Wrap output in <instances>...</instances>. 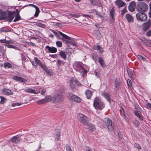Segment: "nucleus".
Wrapping results in <instances>:
<instances>
[{
    "label": "nucleus",
    "instance_id": "f257e3e1",
    "mask_svg": "<svg viewBox=\"0 0 151 151\" xmlns=\"http://www.w3.org/2000/svg\"><path fill=\"white\" fill-rule=\"evenodd\" d=\"M63 98L61 93L59 92H57L54 95L52 98L49 96H47L43 99L37 101V103L39 104L45 103L49 102L51 99H53L55 102H58L60 101Z\"/></svg>",
    "mask_w": 151,
    "mask_h": 151
},
{
    "label": "nucleus",
    "instance_id": "f03ea898",
    "mask_svg": "<svg viewBox=\"0 0 151 151\" xmlns=\"http://www.w3.org/2000/svg\"><path fill=\"white\" fill-rule=\"evenodd\" d=\"M93 105L96 109L100 110L105 107V105L101 99L98 97L96 98L94 100Z\"/></svg>",
    "mask_w": 151,
    "mask_h": 151
},
{
    "label": "nucleus",
    "instance_id": "7ed1b4c3",
    "mask_svg": "<svg viewBox=\"0 0 151 151\" xmlns=\"http://www.w3.org/2000/svg\"><path fill=\"white\" fill-rule=\"evenodd\" d=\"M73 67L75 70L81 73L83 75H85L87 72L86 70L82 67L81 64L78 62H75Z\"/></svg>",
    "mask_w": 151,
    "mask_h": 151
},
{
    "label": "nucleus",
    "instance_id": "20e7f679",
    "mask_svg": "<svg viewBox=\"0 0 151 151\" xmlns=\"http://www.w3.org/2000/svg\"><path fill=\"white\" fill-rule=\"evenodd\" d=\"M34 61H31V63L32 65L34 66H36L37 65H38L39 66L42 68L46 72H47V68L46 67V65L45 64H42V63L41 62L40 60H39L37 58L35 57L34 58Z\"/></svg>",
    "mask_w": 151,
    "mask_h": 151
},
{
    "label": "nucleus",
    "instance_id": "39448f33",
    "mask_svg": "<svg viewBox=\"0 0 151 151\" xmlns=\"http://www.w3.org/2000/svg\"><path fill=\"white\" fill-rule=\"evenodd\" d=\"M51 31L58 37H60V35L62 37L60 38L65 41L67 43H68L69 41L66 40H70V37L60 32H57L52 29L51 30Z\"/></svg>",
    "mask_w": 151,
    "mask_h": 151
},
{
    "label": "nucleus",
    "instance_id": "423d86ee",
    "mask_svg": "<svg viewBox=\"0 0 151 151\" xmlns=\"http://www.w3.org/2000/svg\"><path fill=\"white\" fill-rule=\"evenodd\" d=\"M147 5L145 2H142L138 4L137 8L138 11L140 12H145L147 9Z\"/></svg>",
    "mask_w": 151,
    "mask_h": 151
},
{
    "label": "nucleus",
    "instance_id": "0eeeda50",
    "mask_svg": "<svg viewBox=\"0 0 151 151\" xmlns=\"http://www.w3.org/2000/svg\"><path fill=\"white\" fill-rule=\"evenodd\" d=\"M104 121L108 129L111 132L114 131V127L111 120L109 118H106L104 119Z\"/></svg>",
    "mask_w": 151,
    "mask_h": 151
},
{
    "label": "nucleus",
    "instance_id": "6e6552de",
    "mask_svg": "<svg viewBox=\"0 0 151 151\" xmlns=\"http://www.w3.org/2000/svg\"><path fill=\"white\" fill-rule=\"evenodd\" d=\"M79 120L80 122L85 125H87L88 122V117L81 114L79 115Z\"/></svg>",
    "mask_w": 151,
    "mask_h": 151
},
{
    "label": "nucleus",
    "instance_id": "1a4fd4ad",
    "mask_svg": "<svg viewBox=\"0 0 151 151\" xmlns=\"http://www.w3.org/2000/svg\"><path fill=\"white\" fill-rule=\"evenodd\" d=\"M136 17L137 20H141L142 21H145L147 18V15L145 13L139 12L136 14Z\"/></svg>",
    "mask_w": 151,
    "mask_h": 151
},
{
    "label": "nucleus",
    "instance_id": "9d476101",
    "mask_svg": "<svg viewBox=\"0 0 151 151\" xmlns=\"http://www.w3.org/2000/svg\"><path fill=\"white\" fill-rule=\"evenodd\" d=\"M35 140V138L34 136L31 134H28L27 135L26 138H24V141L27 143H32Z\"/></svg>",
    "mask_w": 151,
    "mask_h": 151
},
{
    "label": "nucleus",
    "instance_id": "9b49d317",
    "mask_svg": "<svg viewBox=\"0 0 151 151\" xmlns=\"http://www.w3.org/2000/svg\"><path fill=\"white\" fill-rule=\"evenodd\" d=\"M70 99L71 101H74L79 103L81 102V99L79 97L76 95H73L71 93L70 94Z\"/></svg>",
    "mask_w": 151,
    "mask_h": 151
},
{
    "label": "nucleus",
    "instance_id": "f8f14e48",
    "mask_svg": "<svg viewBox=\"0 0 151 151\" xmlns=\"http://www.w3.org/2000/svg\"><path fill=\"white\" fill-rule=\"evenodd\" d=\"M15 15V12H10L8 14H6L5 19L11 22L14 18Z\"/></svg>",
    "mask_w": 151,
    "mask_h": 151
},
{
    "label": "nucleus",
    "instance_id": "ddd939ff",
    "mask_svg": "<svg viewBox=\"0 0 151 151\" xmlns=\"http://www.w3.org/2000/svg\"><path fill=\"white\" fill-rule=\"evenodd\" d=\"M136 3L134 1H132L130 3L128 8L129 10L131 12L134 11L136 7Z\"/></svg>",
    "mask_w": 151,
    "mask_h": 151
},
{
    "label": "nucleus",
    "instance_id": "4468645a",
    "mask_svg": "<svg viewBox=\"0 0 151 151\" xmlns=\"http://www.w3.org/2000/svg\"><path fill=\"white\" fill-rule=\"evenodd\" d=\"M12 79L16 81H20L22 82L25 83L27 81V80L22 77L18 76H14L12 77Z\"/></svg>",
    "mask_w": 151,
    "mask_h": 151
},
{
    "label": "nucleus",
    "instance_id": "2eb2a0df",
    "mask_svg": "<svg viewBox=\"0 0 151 151\" xmlns=\"http://www.w3.org/2000/svg\"><path fill=\"white\" fill-rule=\"evenodd\" d=\"M151 25L150 21H148L143 25L142 29L145 31L147 30Z\"/></svg>",
    "mask_w": 151,
    "mask_h": 151
},
{
    "label": "nucleus",
    "instance_id": "dca6fc26",
    "mask_svg": "<svg viewBox=\"0 0 151 151\" xmlns=\"http://www.w3.org/2000/svg\"><path fill=\"white\" fill-rule=\"evenodd\" d=\"M115 4L116 6L119 7H121L124 6L126 4L121 0H116L115 1Z\"/></svg>",
    "mask_w": 151,
    "mask_h": 151
},
{
    "label": "nucleus",
    "instance_id": "f3484780",
    "mask_svg": "<svg viewBox=\"0 0 151 151\" xmlns=\"http://www.w3.org/2000/svg\"><path fill=\"white\" fill-rule=\"evenodd\" d=\"M102 95L106 99L107 101L109 103L111 101L110 95L106 92L101 93Z\"/></svg>",
    "mask_w": 151,
    "mask_h": 151
},
{
    "label": "nucleus",
    "instance_id": "a211bd4d",
    "mask_svg": "<svg viewBox=\"0 0 151 151\" xmlns=\"http://www.w3.org/2000/svg\"><path fill=\"white\" fill-rule=\"evenodd\" d=\"M93 49L96 50H99L101 53H102L104 52L103 48L99 45H94L93 46Z\"/></svg>",
    "mask_w": 151,
    "mask_h": 151
},
{
    "label": "nucleus",
    "instance_id": "6ab92c4d",
    "mask_svg": "<svg viewBox=\"0 0 151 151\" xmlns=\"http://www.w3.org/2000/svg\"><path fill=\"white\" fill-rule=\"evenodd\" d=\"M46 48L48 50L49 52L51 53H55L57 51V49L53 47H50L49 46H46Z\"/></svg>",
    "mask_w": 151,
    "mask_h": 151
},
{
    "label": "nucleus",
    "instance_id": "aec40b11",
    "mask_svg": "<svg viewBox=\"0 0 151 151\" xmlns=\"http://www.w3.org/2000/svg\"><path fill=\"white\" fill-rule=\"evenodd\" d=\"M125 18L128 22L131 23L133 21L134 17L132 16L129 14H127Z\"/></svg>",
    "mask_w": 151,
    "mask_h": 151
},
{
    "label": "nucleus",
    "instance_id": "412c9836",
    "mask_svg": "<svg viewBox=\"0 0 151 151\" xmlns=\"http://www.w3.org/2000/svg\"><path fill=\"white\" fill-rule=\"evenodd\" d=\"M20 140V138L17 136L13 137L11 139L12 142L15 144L18 143Z\"/></svg>",
    "mask_w": 151,
    "mask_h": 151
},
{
    "label": "nucleus",
    "instance_id": "4be33fe9",
    "mask_svg": "<svg viewBox=\"0 0 151 151\" xmlns=\"http://www.w3.org/2000/svg\"><path fill=\"white\" fill-rule=\"evenodd\" d=\"M3 93L8 95H12L13 94V93L11 90L8 89H4L3 91Z\"/></svg>",
    "mask_w": 151,
    "mask_h": 151
},
{
    "label": "nucleus",
    "instance_id": "5701e85b",
    "mask_svg": "<svg viewBox=\"0 0 151 151\" xmlns=\"http://www.w3.org/2000/svg\"><path fill=\"white\" fill-rule=\"evenodd\" d=\"M93 92L91 90H87L85 92L87 98L88 99H90L91 96Z\"/></svg>",
    "mask_w": 151,
    "mask_h": 151
},
{
    "label": "nucleus",
    "instance_id": "b1692460",
    "mask_svg": "<svg viewBox=\"0 0 151 151\" xmlns=\"http://www.w3.org/2000/svg\"><path fill=\"white\" fill-rule=\"evenodd\" d=\"M98 61L100 65L102 67H105L106 65L105 64V62L104 59L101 57H99L98 59Z\"/></svg>",
    "mask_w": 151,
    "mask_h": 151
},
{
    "label": "nucleus",
    "instance_id": "393cba45",
    "mask_svg": "<svg viewBox=\"0 0 151 151\" xmlns=\"http://www.w3.org/2000/svg\"><path fill=\"white\" fill-rule=\"evenodd\" d=\"M6 13L2 10H0V20L5 19Z\"/></svg>",
    "mask_w": 151,
    "mask_h": 151
},
{
    "label": "nucleus",
    "instance_id": "a878e982",
    "mask_svg": "<svg viewBox=\"0 0 151 151\" xmlns=\"http://www.w3.org/2000/svg\"><path fill=\"white\" fill-rule=\"evenodd\" d=\"M30 5L35 8L36 9V12L34 14V16L35 17H37L38 16L39 13L40 12L39 9L37 6H36L35 5L32 4H30Z\"/></svg>",
    "mask_w": 151,
    "mask_h": 151
},
{
    "label": "nucleus",
    "instance_id": "bb28decb",
    "mask_svg": "<svg viewBox=\"0 0 151 151\" xmlns=\"http://www.w3.org/2000/svg\"><path fill=\"white\" fill-rule=\"evenodd\" d=\"M24 91L26 93H31L36 94L37 93L34 90L30 88H28L27 89L24 90Z\"/></svg>",
    "mask_w": 151,
    "mask_h": 151
},
{
    "label": "nucleus",
    "instance_id": "cd10ccee",
    "mask_svg": "<svg viewBox=\"0 0 151 151\" xmlns=\"http://www.w3.org/2000/svg\"><path fill=\"white\" fill-rule=\"evenodd\" d=\"M59 54L61 57L64 59V60H65L67 59V57L65 52L63 51H60Z\"/></svg>",
    "mask_w": 151,
    "mask_h": 151
},
{
    "label": "nucleus",
    "instance_id": "c85d7f7f",
    "mask_svg": "<svg viewBox=\"0 0 151 151\" xmlns=\"http://www.w3.org/2000/svg\"><path fill=\"white\" fill-rule=\"evenodd\" d=\"M134 113L139 118L140 120H143V119L142 117L140 115L139 112L138 111L135 110L134 111Z\"/></svg>",
    "mask_w": 151,
    "mask_h": 151
},
{
    "label": "nucleus",
    "instance_id": "c756f323",
    "mask_svg": "<svg viewBox=\"0 0 151 151\" xmlns=\"http://www.w3.org/2000/svg\"><path fill=\"white\" fill-rule=\"evenodd\" d=\"M88 126V129L91 131H93L95 129V127L94 125L92 124H89L87 125Z\"/></svg>",
    "mask_w": 151,
    "mask_h": 151
},
{
    "label": "nucleus",
    "instance_id": "7c9ffc66",
    "mask_svg": "<svg viewBox=\"0 0 151 151\" xmlns=\"http://www.w3.org/2000/svg\"><path fill=\"white\" fill-rule=\"evenodd\" d=\"M15 17L14 20V22H15L20 19L21 17L19 15V13L18 12L16 14H15Z\"/></svg>",
    "mask_w": 151,
    "mask_h": 151
},
{
    "label": "nucleus",
    "instance_id": "2f4dec72",
    "mask_svg": "<svg viewBox=\"0 0 151 151\" xmlns=\"http://www.w3.org/2000/svg\"><path fill=\"white\" fill-rule=\"evenodd\" d=\"M55 137L57 141L59 139L60 137V131H58L56 133L55 135Z\"/></svg>",
    "mask_w": 151,
    "mask_h": 151
},
{
    "label": "nucleus",
    "instance_id": "473e14b6",
    "mask_svg": "<svg viewBox=\"0 0 151 151\" xmlns=\"http://www.w3.org/2000/svg\"><path fill=\"white\" fill-rule=\"evenodd\" d=\"M115 85L116 88H118L119 84V79L118 78H116L114 81Z\"/></svg>",
    "mask_w": 151,
    "mask_h": 151
},
{
    "label": "nucleus",
    "instance_id": "72a5a7b5",
    "mask_svg": "<svg viewBox=\"0 0 151 151\" xmlns=\"http://www.w3.org/2000/svg\"><path fill=\"white\" fill-rule=\"evenodd\" d=\"M115 12L113 8H112L110 10V15L111 16V18L112 19H114V16L115 14Z\"/></svg>",
    "mask_w": 151,
    "mask_h": 151
},
{
    "label": "nucleus",
    "instance_id": "f704fd0d",
    "mask_svg": "<svg viewBox=\"0 0 151 151\" xmlns=\"http://www.w3.org/2000/svg\"><path fill=\"white\" fill-rule=\"evenodd\" d=\"M12 65L9 63L8 62H5L4 63V67L5 68H10L12 67Z\"/></svg>",
    "mask_w": 151,
    "mask_h": 151
},
{
    "label": "nucleus",
    "instance_id": "c9c22d12",
    "mask_svg": "<svg viewBox=\"0 0 151 151\" xmlns=\"http://www.w3.org/2000/svg\"><path fill=\"white\" fill-rule=\"evenodd\" d=\"M65 62L61 60H58L57 61V64L58 65H64Z\"/></svg>",
    "mask_w": 151,
    "mask_h": 151
},
{
    "label": "nucleus",
    "instance_id": "e433bc0d",
    "mask_svg": "<svg viewBox=\"0 0 151 151\" xmlns=\"http://www.w3.org/2000/svg\"><path fill=\"white\" fill-rule=\"evenodd\" d=\"M0 98L1 99L0 103L1 104H3L6 100V99L2 96H0Z\"/></svg>",
    "mask_w": 151,
    "mask_h": 151
},
{
    "label": "nucleus",
    "instance_id": "4c0bfd02",
    "mask_svg": "<svg viewBox=\"0 0 151 151\" xmlns=\"http://www.w3.org/2000/svg\"><path fill=\"white\" fill-rule=\"evenodd\" d=\"M36 25L39 27H42V28H44L45 26V25L40 23L37 22L36 24Z\"/></svg>",
    "mask_w": 151,
    "mask_h": 151
},
{
    "label": "nucleus",
    "instance_id": "58836bf2",
    "mask_svg": "<svg viewBox=\"0 0 151 151\" xmlns=\"http://www.w3.org/2000/svg\"><path fill=\"white\" fill-rule=\"evenodd\" d=\"M72 81L73 83H75V84H76V85L77 86H81V84L79 83L78 81L77 80H72Z\"/></svg>",
    "mask_w": 151,
    "mask_h": 151
},
{
    "label": "nucleus",
    "instance_id": "ea45409f",
    "mask_svg": "<svg viewBox=\"0 0 151 151\" xmlns=\"http://www.w3.org/2000/svg\"><path fill=\"white\" fill-rule=\"evenodd\" d=\"M65 147L67 151H74L72 150L70 146L68 145H66Z\"/></svg>",
    "mask_w": 151,
    "mask_h": 151
},
{
    "label": "nucleus",
    "instance_id": "a19ab883",
    "mask_svg": "<svg viewBox=\"0 0 151 151\" xmlns=\"http://www.w3.org/2000/svg\"><path fill=\"white\" fill-rule=\"evenodd\" d=\"M91 56H92V58L94 60L96 61L97 60V57L96 55L93 54Z\"/></svg>",
    "mask_w": 151,
    "mask_h": 151
},
{
    "label": "nucleus",
    "instance_id": "79ce46f5",
    "mask_svg": "<svg viewBox=\"0 0 151 151\" xmlns=\"http://www.w3.org/2000/svg\"><path fill=\"white\" fill-rule=\"evenodd\" d=\"M57 46L59 47H61L62 46V43L60 41H57L56 42Z\"/></svg>",
    "mask_w": 151,
    "mask_h": 151
},
{
    "label": "nucleus",
    "instance_id": "37998d69",
    "mask_svg": "<svg viewBox=\"0 0 151 151\" xmlns=\"http://www.w3.org/2000/svg\"><path fill=\"white\" fill-rule=\"evenodd\" d=\"M134 145L135 147L136 148H137V149L139 150L141 149V148L140 146V145L139 144L137 143H135L134 144Z\"/></svg>",
    "mask_w": 151,
    "mask_h": 151
},
{
    "label": "nucleus",
    "instance_id": "c03bdc74",
    "mask_svg": "<svg viewBox=\"0 0 151 151\" xmlns=\"http://www.w3.org/2000/svg\"><path fill=\"white\" fill-rule=\"evenodd\" d=\"M127 83L128 85L129 86H132V81L128 79L127 81Z\"/></svg>",
    "mask_w": 151,
    "mask_h": 151
},
{
    "label": "nucleus",
    "instance_id": "a18cd8bd",
    "mask_svg": "<svg viewBox=\"0 0 151 151\" xmlns=\"http://www.w3.org/2000/svg\"><path fill=\"white\" fill-rule=\"evenodd\" d=\"M83 16L85 17H88L90 18H92L93 17V16L90 15L83 14Z\"/></svg>",
    "mask_w": 151,
    "mask_h": 151
},
{
    "label": "nucleus",
    "instance_id": "49530a36",
    "mask_svg": "<svg viewBox=\"0 0 151 151\" xmlns=\"http://www.w3.org/2000/svg\"><path fill=\"white\" fill-rule=\"evenodd\" d=\"M6 46L8 48H13L14 49H15L16 47L13 45H6Z\"/></svg>",
    "mask_w": 151,
    "mask_h": 151
},
{
    "label": "nucleus",
    "instance_id": "de8ad7c7",
    "mask_svg": "<svg viewBox=\"0 0 151 151\" xmlns=\"http://www.w3.org/2000/svg\"><path fill=\"white\" fill-rule=\"evenodd\" d=\"M146 35L148 37L151 36V29L148 31L146 33Z\"/></svg>",
    "mask_w": 151,
    "mask_h": 151
},
{
    "label": "nucleus",
    "instance_id": "09e8293b",
    "mask_svg": "<svg viewBox=\"0 0 151 151\" xmlns=\"http://www.w3.org/2000/svg\"><path fill=\"white\" fill-rule=\"evenodd\" d=\"M138 56H139V57H138L139 58V59H141V60H143V61H145L146 60V58H145L144 57L142 56L139 55H138Z\"/></svg>",
    "mask_w": 151,
    "mask_h": 151
},
{
    "label": "nucleus",
    "instance_id": "8fccbe9b",
    "mask_svg": "<svg viewBox=\"0 0 151 151\" xmlns=\"http://www.w3.org/2000/svg\"><path fill=\"white\" fill-rule=\"evenodd\" d=\"M134 123L136 124V125H134V126L136 127H138L139 124V122L138 121H136L135 122H134Z\"/></svg>",
    "mask_w": 151,
    "mask_h": 151
},
{
    "label": "nucleus",
    "instance_id": "3c124183",
    "mask_svg": "<svg viewBox=\"0 0 151 151\" xmlns=\"http://www.w3.org/2000/svg\"><path fill=\"white\" fill-rule=\"evenodd\" d=\"M70 16L76 18H78L79 17V16L77 14H70Z\"/></svg>",
    "mask_w": 151,
    "mask_h": 151
},
{
    "label": "nucleus",
    "instance_id": "603ef678",
    "mask_svg": "<svg viewBox=\"0 0 151 151\" xmlns=\"http://www.w3.org/2000/svg\"><path fill=\"white\" fill-rule=\"evenodd\" d=\"M121 14L122 15H123L124 13L126 12V8L121 10Z\"/></svg>",
    "mask_w": 151,
    "mask_h": 151
},
{
    "label": "nucleus",
    "instance_id": "864d4df0",
    "mask_svg": "<svg viewBox=\"0 0 151 151\" xmlns=\"http://www.w3.org/2000/svg\"><path fill=\"white\" fill-rule=\"evenodd\" d=\"M93 12H95L96 13V14L97 15L99 16L100 17H101V18L102 17L99 14V13H97V12H96V10L93 9Z\"/></svg>",
    "mask_w": 151,
    "mask_h": 151
},
{
    "label": "nucleus",
    "instance_id": "5fc2aeb1",
    "mask_svg": "<svg viewBox=\"0 0 151 151\" xmlns=\"http://www.w3.org/2000/svg\"><path fill=\"white\" fill-rule=\"evenodd\" d=\"M50 56L52 58H55L57 57V55L56 54L54 55H50Z\"/></svg>",
    "mask_w": 151,
    "mask_h": 151
},
{
    "label": "nucleus",
    "instance_id": "6e6d98bb",
    "mask_svg": "<svg viewBox=\"0 0 151 151\" xmlns=\"http://www.w3.org/2000/svg\"><path fill=\"white\" fill-rule=\"evenodd\" d=\"M46 92V90L45 89H43L41 93V94L42 95H44Z\"/></svg>",
    "mask_w": 151,
    "mask_h": 151
},
{
    "label": "nucleus",
    "instance_id": "4d7b16f0",
    "mask_svg": "<svg viewBox=\"0 0 151 151\" xmlns=\"http://www.w3.org/2000/svg\"><path fill=\"white\" fill-rule=\"evenodd\" d=\"M41 146L40 145L37 150L35 151H38L41 148Z\"/></svg>",
    "mask_w": 151,
    "mask_h": 151
},
{
    "label": "nucleus",
    "instance_id": "13d9d810",
    "mask_svg": "<svg viewBox=\"0 0 151 151\" xmlns=\"http://www.w3.org/2000/svg\"><path fill=\"white\" fill-rule=\"evenodd\" d=\"M5 40H6L5 39L1 40H0V42L1 43H4V42H5Z\"/></svg>",
    "mask_w": 151,
    "mask_h": 151
},
{
    "label": "nucleus",
    "instance_id": "bf43d9fd",
    "mask_svg": "<svg viewBox=\"0 0 151 151\" xmlns=\"http://www.w3.org/2000/svg\"><path fill=\"white\" fill-rule=\"evenodd\" d=\"M147 106L151 109V104L150 103H148L147 104Z\"/></svg>",
    "mask_w": 151,
    "mask_h": 151
},
{
    "label": "nucleus",
    "instance_id": "052dcab7",
    "mask_svg": "<svg viewBox=\"0 0 151 151\" xmlns=\"http://www.w3.org/2000/svg\"><path fill=\"white\" fill-rule=\"evenodd\" d=\"M49 37H50L51 38H53L54 37V35L53 34H50L49 35Z\"/></svg>",
    "mask_w": 151,
    "mask_h": 151
},
{
    "label": "nucleus",
    "instance_id": "680f3d73",
    "mask_svg": "<svg viewBox=\"0 0 151 151\" xmlns=\"http://www.w3.org/2000/svg\"><path fill=\"white\" fill-rule=\"evenodd\" d=\"M9 40H5V42H4V43L8 44L9 43Z\"/></svg>",
    "mask_w": 151,
    "mask_h": 151
},
{
    "label": "nucleus",
    "instance_id": "e2e57ef3",
    "mask_svg": "<svg viewBox=\"0 0 151 151\" xmlns=\"http://www.w3.org/2000/svg\"><path fill=\"white\" fill-rule=\"evenodd\" d=\"M16 106H19L21 105V104L19 103H16Z\"/></svg>",
    "mask_w": 151,
    "mask_h": 151
},
{
    "label": "nucleus",
    "instance_id": "0e129e2a",
    "mask_svg": "<svg viewBox=\"0 0 151 151\" xmlns=\"http://www.w3.org/2000/svg\"><path fill=\"white\" fill-rule=\"evenodd\" d=\"M12 106H16V103H14V104H12Z\"/></svg>",
    "mask_w": 151,
    "mask_h": 151
},
{
    "label": "nucleus",
    "instance_id": "69168bd1",
    "mask_svg": "<svg viewBox=\"0 0 151 151\" xmlns=\"http://www.w3.org/2000/svg\"><path fill=\"white\" fill-rule=\"evenodd\" d=\"M149 14L150 15V17H151V10H150Z\"/></svg>",
    "mask_w": 151,
    "mask_h": 151
},
{
    "label": "nucleus",
    "instance_id": "338daca9",
    "mask_svg": "<svg viewBox=\"0 0 151 151\" xmlns=\"http://www.w3.org/2000/svg\"><path fill=\"white\" fill-rule=\"evenodd\" d=\"M13 44V42H12L10 41H9V43L8 44Z\"/></svg>",
    "mask_w": 151,
    "mask_h": 151
},
{
    "label": "nucleus",
    "instance_id": "774afa93",
    "mask_svg": "<svg viewBox=\"0 0 151 151\" xmlns=\"http://www.w3.org/2000/svg\"><path fill=\"white\" fill-rule=\"evenodd\" d=\"M150 10H151V3L149 4Z\"/></svg>",
    "mask_w": 151,
    "mask_h": 151
}]
</instances>
